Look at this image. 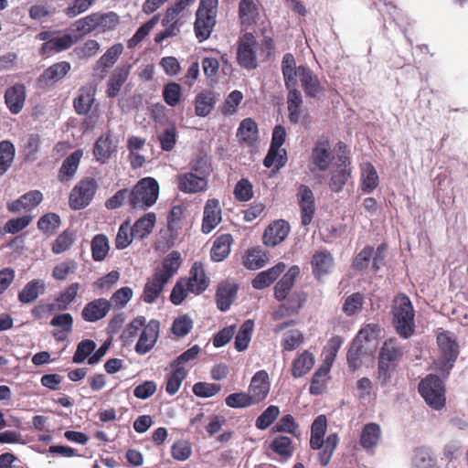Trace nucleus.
<instances>
[{
  "instance_id": "a878e982",
  "label": "nucleus",
  "mask_w": 468,
  "mask_h": 468,
  "mask_svg": "<svg viewBox=\"0 0 468 468\" xmlns=\"http://www.w3.org/2000/svg\"><path fill=\"white\" fill-rule=\"evenodd\" d=\"M218 101L217 94L211 90H204L195 98V113L198 117L209 115Z\"/></svg>"
},
{
  "instance_id": "8fccbe9b",
  "label": "nucleus",
  "mask_w": 468,
  "mask_h": 468,
  "mask_svg": "<svg viewBox=\"0 0 468 468\" xmlns=\"http://www.w3.org/2000/svg\"><path fill=\"white\" fill-rule=\"evenodd\" d=\"M80 287V285L79 282H73L64 291L60 292L55 299V302L52 303L56 305V311L67 310L69 305L76 299Z\"/></svg>"
},
{
  "instance_id": "603ef678",
  "label": "nucleus",
  "mask_w": 468,
  "mask_h": 468,
  "mask_svg": "<svg viewBox=\"0 0 468 468\" xmlns=\"http://www.w3.org/2000/svg\"><path fill=\"white\" fill-rule=\"evenodd\" d=\"M91 256L95 261H103L109 253V239L104 234H97L91 240Z\"/></svg>"
},
{
  "instance_id": "338daca9",
  "label": "nucleus",
  "mask_w": 468,
  "mask_h": 468,
  "mask_svg": "<svg viewBox=\"0 0 468 468\" xmlns=\"http://www.w3.org/2000/svg\"><path fill=\"white\" fill-rule=\"evenodd\" d=\"M273 431L277 432H287L295 437L300 435L299 424L291 414L282 416L273 427Z\"/></svg>"
},
{
  "instance_id": "3c124183",
  "label": "nucleus",
  "mask_w": 468,
  "mask_h": 468,
  "mask_svg": "<svg viewBox=\"0 0 468 468\" xmlns=\"http://www.w3.org/2000/svg\"><path fill=\"white\" fill-rule=\"evenodd\" d=\"M16 148L8 140L0 142V176L5 175L12 165L15 159Z\"/></svg>"
},
{
  "instance_id": "cd10ccee",
  "label": "nucleus",
  "mask_w": 468,
  "mask_h": 468,
  "mask_svg": "<svg viewBox=\"0 0 468 468\" xmlns=\"http://www.w3.org/2000/svg\"><path fill=\"white\" fill-rule=\"evenodd\" d=\"M81 157L82 151L76 150L64 159L58 173V180L59 182L66 183L73 178L78 170Z\"/></svg>"
},
{
  "instance_id": "4c0bfd02",
  "label": "nucleus",
  "mask_w": 468,
  "mask_h": 468,
  "mask_svg": "<svg viewBox=\"0 0 468 468\" xmlns=\"http://www.w3.org/2000/svg\"><path fill=\"white\" fill-rule=\"evenodd\" d=\"M437 345L441 356L451 357L456 360L459 356V346L452 334L449 331H443L437 335Z\"/></svg>"
},
{
  "instance_id": "de8ad7c7",
  "label": "nucleus",
  "mask_w": 468,
  "mask_h": 468,
  "mask_svg": "<svg viewBox=\"0 0 468 468\" xmlns=\"http://www.w3.org/2000/svg\"><path fill=\"white\" fill-rule=\"evenodd\" d=\"M287 160V151L285 149L270 145L268 153L263 159V165L267 168L275 165V169L279 170L286 165Z\"/></svg>"
},
{
  "instance_id": "79ce46f5",
  "label": "nucleus",
  "mask_w": 468,
  "mask_h": 468,
  "mask_svg": "<svg viewBox=\"0 0 468 468\" xmlns=\"http://www.w3.org/2000/svg\"><path fill=\"white\" fill-rule=\"evenodd\" d=\"M381 429L378 423L370 422L363 427L360 435V445L365 450L375 448L380 439Z\"/></svg>"
},
{
  "instance_id": "473e14b6",
  "label": "nucleus",
  "mask_w": 468,
  "mask_h": 468,
  "mask_svg": "<svg viewBox=\"0 0 468 468\" xmlns=\"http://www.w3.org/2000/svg\"><path fill=\"white\" fill-rule=\"evenodd\" d=\"M285 268V263L279 262L278 264L268 269L267 271H261L252 280V287L257 290H261L270 286L284 271Z\"/></svg>"
},
{
  "instance_id": "774afa93",
  "label": "nucleus",
  "mask_w": 468,
  "mask_h": 468,
  "mask_svg": "<svg viewBox=\"0 0 468 468\" xmlns=\"http://www.w3.org/2000/svg\"><path fill=\"white\" fill-rule=\"evenodd\" d=\"M364 353L361 341L355 339L346 354L348 367L352 371L356 370L361 365V356Z\"/></svg>"
},
{
  "instance_id": "c756f323",
  "label": "nucleus",
  "mask_w": 468,
  "mask_h": 468,
  "mask_svg": "<svg viewBox=\"0 0 468 468\" xmlns=\"http://www.w3.org/2000/svg\"><path fill=\"white\" fill-rule=\"evenodd\" d=\"M166 283L167 282L165 280L154 272L144 284L141 299L146 303H154L162 293Z\"/></svg>"
},
{
  "instance_id": "aec40b11",
  "label": "nucleus",
  "mask_w": 468,
  "mask_h": 468,
  "mask_svg": "<svg viewBox=\"0 0 468 468\" xmlns=\"http://www.w3.org/2000/svg\"><path fill=\"white\" fill-rule=\"evenodd\" d=\"M71 69L68 61H59L46 69L38 77L37 81L41 87L57 83L61 80Z\"/></svg>"
},
{
  "instance_id": "49530a36",
  "label": "nucleus",
  "mask_w": 468,
  "mask_h": 468,
  "mask_svg": "<svg viewBox=\"0 0 468 468\" xmlns=\"http://www.w3.org/2000/svg\"><path fill=\"white\" fill-rule=\"evenodd\" d=\"M45 290V284L41 280H32L18 292V300L22 303H31Z\"/></svg>"
},
{
  "instance_id": "7ed1b4c3",
  "label": "nucleus",
  "mask_w": 468,
  "mask_h": 468,
  "mask_svg": "<svg viewBox=\"0 0 468 468\" xmlns=\"http://www.w3.org/2000/svg\"><path fill=\"white\" fill-rule=\"evenodd\" d=\"M392 325L402 338H410L415 332V311L410 297L405 293L395 296L392 306Z\"/></svg>"
},
{
  "instance_id": "423d86ee",
  "label": "nucleus",
  "mask_w": 468,
  "mask_h": 468,
  "mask_svg": "<svg viewBox=\"0 0 468 468\" xmlns=\"http://www.w3.org/2000/svg\"><path fill=\"white\" fill-rule=\"evenodd\" d=\"M218 0H200L196 13L194 31L199 42L207 40L216 26Z\"/></svg>"
},
{
  "instance_id": "412c9836",
  "label": "nucleus",
  "mask_w": 468,
  "mask_h": 468,
  "mask_svg": "<svg viewBox=\"0 0 468 468\" xmlns=\"http://www.w3.org/2000/svg\"><path fill=\"white\" fill-rule=\"evenodd\" d=\"M111 309V302L105 298L95 299L88 303L81 311L86 322L94 323L104 318Z\"/></svg>"
},
{
  "instance_id": "f8f14e48",
  "label": "nucleus",
  "mask_w": 468,
  "mask_h": 468,
  "mask_svg": "<svg viewBox=\"0 0 468 468\" xmlns=\"http://www.w3.org/2000/svg\"><path fill=\"white\" fill-rule=\"evenodd\" d=\"M271 390V382L266 370L257 371L251 378L248 392L256 404L266 399Z\"/></svg>"
},
{
  "instance_id": "ea45409f",
  "label": "nucleus",
  "mask_w": 468,
  "mask_h": 468,
  "mask_svg": "<svg viewBox=\"0 0 468 468\" xmlns=\"http://www.w3.org/2000/svg\"><path fill=\"white\" fill-rule=\"evenodd\" d=\"M115 148L116 146L112 143L111 133H107L97 139L94 144L93 154L98 161L104 163L111 157Z\"/></svg>"
},
{
  "instance_id": "6e6552de",
  "label": "nucleus",
  "mask_w": 468,
  "mask_h": 468,
  "mask_svg": "<svg viewBox=\"0 0 468 468\" xmlns=\"http://www.w3.org/2000/svg\"><path fill=\"white\" fill-rule=\"evenodd\" d=\"M98 189V183L93 177L82 178L71 190L69 204L71 209L80 210L88 207Z\"/></svg>"
},
{
  "instance_id": "c85d7f7f",
  "label": "nucleus",
  "mask_w": 468,
  "mask_h": 468,
  "mask_svg": "<svg viewBox=\"0 0 468 468\" xmlns=\"http://www.w3.org/2000/svg\"><path fill=\"white\" fill-rule=\"evenodd\" d=\"M131 66H119L112 73L107 82L106 94L108 98H114L120 92L130 74Z\"/></svg>"
},
{
  "instance_id": "2eb2a0df",
  "label": "nucleus",
  "mask_w": 468,
  "mask_h": 468,
  "mask_svg": "<svg viewBox=\"0 0 468 468\" xmlns=\"http://www.w3.org/2000/svg\"><path fill=\"white\" fill-rule=\"evenodd\" d=\"M209 282L203 263L196 261L191 267L188 280L185 282L186 290L194 294H200L207 290Z\"/></svg>"
},
{
  "instance_id": "0eeeda50",
  "label": "nucleus",
  "mask_w": 468,
  "mask_h": 468,
  "mask_svg": "<svg viewBox=\"0 0 468 468\" xmlns=\"http://www.w3.org/2000/svg\"><path fill=\"white\" fill-rule=\"evenodd\" d=\"M418 389L420 396L431 408L439 410L445 406V387L443 380L438 376L428 375L420 380Z\"/></svg>"
},
{
  "instance_id": "72a5a7b5",
  "label": "nucleus",
  "mask_w": 468,
  "mask_h": 468,
  "mask_svg": "<svg viewBox=\"0 0 468 468\" xmlns=\"http://www.w3.org/2000/svg\"><path fill=\"white\" fill-rule=\"evenodd\" d=\"M76 41L77 39L73 36L70 34H65L62 37H54L52 41L43 43L39 49V53L42 56L48 57L54 53H58L69 49L73 44L76 43Z\"/></svg>"
},
{
  "instance_id": "a19ab883",
  "label": "nucleus",
  "mask_w": 468,
  "mask_h": 468,
  "mask_svg": "<svg viewBox=\"0 0 468 468\" xmlns=\"http://www.w3.org/2000/svg\"><path fill=\"white\" fill-rule=\"evenodd\" d=\"M360 189L363 193H371L378 186V176L376 168L371 163H366L361 169Z\"/></svg>"
},
{
  "instance_id": "f704fd0d",
  "label": "nucleus",
  "mask_w": 468,
  "mask_h": 468,
  "mask_svg": "<svg viewBox=\"0 0 468 468\" xmlns=\"http://www.w3.org/2000/svg\"><path fill=\"white\" fill-rule=\"evenodd\" d=\"M233 238L229 233L218 236L210 250V258L215 262L225 260L230 253Z\"/></svg>"
},
{
  "instance_id": "864d4df0",
  "label": "nucleus",
  "mask_w": 468,
  "mask_h": 468,
  "mask_svg": "<svg viewBox=\"0 0 468 468\" xmlns=\"http://www.w3.org/2000/svg\"><path fill=\"white\" fill-rule=\"evenodd\" d=\"M173 371L167 376L165 383V391L173 396L180 388L183 380L186 378L187 372L182 367H172Z\"/></svg>"
},
{
  "instance_id": "f3484780",
  "label": "nucleus",
  "mask_w": 468,
  "mask_h": 468,
  "mask_svg": "<svg viewBox=\"0 0 468 468\" xmlns=\"http://www.w3.org/2000/svg\"><path fill=\"white\" fill-rule=\"evenodd\" d=\"M27 89L23 83L17 82L5 91V103L11 113L18 114L24 108Z\"/></svg>"
},
{
  "instance_id": "5701e85b",
  "label": "nucleus",
  "mask_w": 468,
  "mask_h": 468,
  "mask_svg": "<svg viewBox=\"0 0 468 468\" xmlns=\"http://www.w3.org/2000/svg\"><path fill=\"white\" fill-rule=\"evenodd\" d=\"M241 26L250 27L260 19V2L258 0H239L238 9Z\"/></svg>"
},
{
  "instance_id": "a211bd4d",
  "label": "nucleus",
  "mask_w": 468,
  "mask_h": 468,
  "mask_svg": "<svg viewBox=\"0 0 468 468\" xmlns=\"http://www.w3.org/2000/svg\"><path fill=\"white\" fill-rule=\"evenodd\" d=\"M178 189L186 194L203 192L207 188V179L197 176L194 172L180 174L176 176Z\"/></svg>"
},
{
  "instance_id": "f03ea898",
  "label": "nucleus",
  "mask_w": 468,
  "mask_h": 468,
  "mask_svg": "<svg viewBox=\"0 0 468 468\" xmlns=\"http://www.w3.org/2000/svg\"><path fill=\"white\" fill-rule=\"evenodd\" d=\"M326 429L327 419L324 414L317 416L311 425L310 448L314 451H320L318 452V461L322 466H326L330 463L339 442L337 433H331L324 440Z\"/></svg>"
},
{
  "instance_id": "69168bd1",
  "label": "nucleus",
  "mask_w": 468,
  "mask_h": 468,
  "mask_svg": "<svg viewBox=\"0 0 468 468\" xmlns=\"http://www.w3.org/2000/svg\"><path fill=\"white\" fill-rule=\"evenodd\" d=\"M304 342L303 334L298 329L287 331L282 337V346L283 351H292Z\"/></svg>"
},
{
  "instance_id": "13d9d810",
  "label": "nucleus",
  "mask_w": 468,
  "mask_h": 468,
  "mask_svg": "<svg viewBox=\"0 0 468 468\" xmlns=\"http://www.w3.org/2000/svg\"><path fill=\"white\" fill-rule=\"evenodd\" d=\"M75 241L73 230L66 229L61 232L52 243L51 250L54 254H60L70 249Z\"/></svg>"
},
{
  "instance_id": "9d476101",
  "label": "nucleus",
  "mask_w": 468,
  "mask_h": 468,
  "mask_svg": "<svg viewBox=\"0 0 468 468\" xmlns=\"http://www.w3.org/2000/svg\"><path fill=\"white\" fill-rule=\"evenodd\" d=\"M334 154L327 137H319L311 152V162L320 172H325L331 165Z\"/></svg>"
},
{
  "instance_id": "ddd939ff",
  "label": "nucleus",
  "mask_w": 468,
  "mask_h": 468,
  "mask_svg": "<svg viewBox=\"0 0 468 468\" xmlns=\"http://www.w3.org/2000/svg\"><path fill=\"white\" fill-rule=\"evenodd\" d=\"M160 323L151 320L143 328L134 350L138 355H145L154 346L159 335Z\"/></svg>"
},
{
  "instance_id": "6ab92c4d",
  "label": "nucleus",
  "mask_w": 468,
  "mask_h": 468,
  "mask_svg": "<svg viewBox=\"0 0 468 468\" xmlns=\"http://www.w3.org/2000/svg\"><path fill=\"white\" fill-rule=\"evenodd\" d=\"M97 84L94 82L87 83L80 88L77 97L73 101V106L76 112L80 115L87 114L95 101Z\"/></svg>"
},
{
  "instance_id": "bb28decb",
  "label": "nucleus",
  "mask_w": 468,
  "mask_h": 468,
  "mask_svg": "<svg viewBox=\"0 0 468 468\" xmlns=\"http://www.w3.org/2000/svg\"><path fill=\"white\" fill-rule=\"evenodd\" d=\"M181 262L180 253L173 250L163 260L161 266L155 269L154 273L168 282L178 271Z\"/></svg>"
},
{
  "instance_id": "6e6d98bb",
  "label": "nucleus",
  "mask_w": 468,
  "mask_h": 468,
  "mask_svg": "<svg viewBox=\"0 0 468 468\" xmlns=\"http://www.w3.org/2000/svg\"><path fill=\"white\" fill-rule=\"evenodd\" d=\"M266 254L258 248L249 250L244 257L243 264L249 270L262 268L267 262Z\"/></svg>"
},
{
  "instance_id": "b1692460",
  "label": "nucleus",
  "mask_w": 468,
  "mask_h": 468,
  "mask_svg": "<svg viewBox=\"0 0 468 468\" xmlns=\"http://www.w3.org/2000/svg\"><path fill=\"white\" fill-rule=\"evenodd\" d=\"M43 199V195L39 190H31L22 195L19 198L7 203V210L12 213H17L21 209L30 210L37 207Z\"/></svg>"
},
{
  "instance_id": "39448f33",
  "label": "nucleus",
  "mask_w": 468,
  "mask_h": 468,
  "mask_svg": "<svg viewBox=\"0 0 468 468\" xmlns=\"http://www.w3.org/2000/svg\"><path fill=\"white\" fill-rule=\"evenodd\" d=\"M159 196V185L153 177L140 179L129 190V206L135 210H146L153 207Z\"/></svg>"
},
{
  "instance_id": "09e8293b",
  "label": "nucleus",
  "mask_w": 468,
  "mask_h": 468,
  "mask_svg": "<svg viewBox=\"0 0 468 468\" xmlns=\"http://www.w3.org/2000/svg\"><path fill=\"white\" fill-rule=\"evenodd\" d=\"M254 329L253 320H246L237 332L234 346L239 352L244 351L249 346Z\"/></svg>"
},
{
  "instance_id": "9b49d317",
  "label": "nucleus",
  "mask_w": 468,
  "mask_h": 468,
  "mask_svg": "<svg viewBox=\"0 0 468 468\" xmlns=\"http://www.w3.org/2000/svg\"><path fill=\"white\" fill-rule=\"evenodd\" d=\"M296 197L301 212V223L306 227L312 222L315 213V201L312 189L303 184L298 186Z\"/></svg>"
},
{
  "instance_id": "37998d69",
  "label": "nucleus",
  "mask_w": 468,
  "mask_h": 468,
  "mask_svg": "<svg viewBox=\"0 0 468 468\" xmlns=\"http://www.w3.org/2000/svg\"><path fill=\"white\" fill-rule=\"evenodd\" d=\"M403 352L397 339L389 338L386 340L380 349L378 361L392 364L402 356Z\"/></svg>"
},
{
  "instance_id": "5fc2aeb1",
  "label": "nucleus",
  "mask_w": 468,
  "mask_h": 468,
  "mask_svg": "<svg viewBox=\"0 0 468 468\" xmlns=\"http://www.w3.org/2000/svg\"><path fill=\"white\" fill-rule=\"evenodd\" d=\"M123 52L122 43H116L109 48L106 52L99 58L96 65L98 69H107L112 67Z\"/></svg>"
},
{
  "instance_id": "f257e3e1",
  "label": "nucleus",
  "mask_w": 468,
  "mask_h": 468,
  "mask_svg": "<svg viewBox=\"0 0 468 468\" xmlns=\"http://www.w3.org/2000/svg\"><path fill=\"white\" fill-rule=\"evenodd\" d=\"M257 48H259L260 56L264 60L269 59L274 49L272 38L264 37L258 44L252 33L247 32L239 37L237 48V62L241 68L251 70L258 67Z\"/></svg>"
},
{
  "instance_id": "e433bc0d",
  "label": "nucleus",
  "mask_w": 468,
  "mask_h": 468,
  "mask_svg": "<svg viewBox=\"0 0 468 468\" xmlns=\"http://www.w3.org/2000/svg\"><path fill=\"white\" fill-rule=\"evenodd\" d=\"M311 264L313 274L315 278L320 279L330 271L334 264V259L329 251L319 250L313 255Z\"/></svg>"
},
{
  "instance_id": "20e7f679",
  "label": "nucleus",
  "mask_w": 468,
  "mask_h": 468,
  "mask_svg": "<svg viewBox=\"0 0 468 468\" xmlns=\"http://www.w3.org/2000/svg\"><path fill=\"white\" fill-rule=\"evenodd\" d=\"M292 54L285 53L282 59V73L284 80L285 88L288 90L287 93V108L288 118L292 123H297L300 119L301 106L303 104V98L301 91L297 89V80H295V73L292 71L293 64L292 63Z\"/></svg>"
},
{
  "instance_id": "e2e57ef3",
  "label": "nucleus",
  "mask_w": 468,
  "mask_h": 468,
  "mask_svg": "<svg viewBox=\"0 0 468 468\" xmlns=\"http://www.w3.org/2000/svg\"><path fill=\"white\" fill-rule=\"evenodd\" d=\"M280 408L276 405H270L256 419L255 426L257 429L264 431L268 429L279 417Z\"/></svg>"
},
{
  "instance_id": "393cba45",
  "label": "nucleus",
  "mask_w": 468,
  "mask_h": 468,
  "mask_svg": "<svg viewBox=\"0 0 468 468\" xmlns=\"http://www.w3.org/2000/svg\"><path fill=\"white\" fill-rule=\"evenodd\" d=\"M300 274V268L297 265L292 266L282 279L274 286V297L278 301L286 299L290 291L293 287L297 277Z\"/></svg>"
},
{
  "instance_id": "680f3d73",
  "label": "nucleus",
  "mask_w": 468,
  "mask_h": 468,
  "mask_svg": "<svg viewBox=\"0 0 468 468\" xmlns=\"http://www.w3.org/2000/svg\"><path fill=\"white\" fill-rule=\"evenodd\" d=\"M61 223L60 218L56 213H47L40 217L37 221V228L47 235H52L59 228Z\"/></svg>"
},
{
  "instance_id": "4468645a",
  "label": "nucleus",
  "mask_w": 468,
  "mask_h": 468,
  "mask_svg": "<svg viewBox=\"0 0 468 468\" xmlns=\"http://www.w3.org/2000/svg\"><path fill=\"white\" fill-rule=\"evenodd\" d=\"M221 214L222 210L218 199H207L204 207L201 231L205 234L210 233L221 222Z\"/></svg>"
},
{
  "instance_id": "052dcab7",
  "label": "nucleus",
  "mask_w": 468,
  "mask_h": 468,
  "mask_svg": "<svg viewBox=\"0 0 468 468\" xmlns=\"http://www.w3.org/2000/svg\"><path fill=\"white\" fill-rule=\"evenodd\" d=\"M225 403L232 409H243L256 405L249 392L231 393L225 399Z\"/></svg>"
},
{
  "instance_id": "bf43d9fd",
  "label": "nucleus",
  "mask_w": 468,
  "mask_h": 468,
  "mask_svg": "<svg viewBox=\"0 0 468 468\" xmlns=\"http://www.w3.org/2000/svg\"><path fill=\"white\" fill-rule=\"evenodd\" d=\"M160 19V15L154 16L150 20L142 25L135 34L128 40V48H135L144 37L150 33V31L156 26Z\"/></svg>"
},
{
  "instance_id": "dca6fc26",
  "label": "nucleus",
  "mask_w": 468,
  "mask_h": 468,
  "mask_svg": "<svg viewBox=\"0 0 468 468\" xmlns=\"http://www.w3.org/2000/svg\"><path fill=\"white\" fill-rule=\"evenodd\" d=\"M290 232V225L283 219L272 221L264 230L262 240L268 247H274L282 243Z\"/></svg>"
},
{
  "instance_id": "1a4fd4ad",
  "label": "nucleus",
  "mask_w": 468,
  "mask_h": 468,
  "mask_svg": "<svg viewBox=\"0 0 468 468\" xmlns=\"http://www.w3.org/2000/svg\"><path fill=\"white\" fill-rule=\"evenodd\" d=\"M292 63L295 73V80L297 77L300 79L301 86L305 93V96L313 99H319L324 95L325 88L322 85L318 76L305 65L296 66L294 56L292 55Z\"/></svg>"
},
{
  "instance_id": "a18cd8bd",
  "label": "nucleus",
  "mask_w": 468,
  "mask_h": 468,
  "mask_svg": "<svg viewBox=\"0 0 468 468\" xmlns=\"http://www.w3.org/2000/svg\"><path fill=\"white\" fill-rule=\"evenodd\" d=\"M156 222V216L154 212H148L138 218L132 227L134 237L144 239L153 231Z\"/></svg>"
},
{
  "instance_id": "4be33fe9",
  "label": "nucleus",
  "mask_w": 468,
  "mask_h": 468,
  "mask_svg": "<svg viewBox=\"0 0 468 468\" xmlns=\"http://www.w3.org/2000/svg\"><path fill=\"white\" fill-rule=\"evenodd\" d=\"M238 286L235 283L224 281L218 283L216 291V303L221 312L228 311L237 295Z\"/></svg>"
},
{
  "instance_id": "c9c22d12",
  "label": "nucleus",
  "mask_w": 468,
  "mask_h": 468,
  "mask_svg": "<svg viewBox=\"0 0 468 468\" xmlns=\"http://www.w3.org/2000/svg\"><path fill=\"white\" fill-rule=\"evenodd\" d=\"M74 319L69 313L56 314L50 321V325L58 328L53 333V336L57 341H64L72 332Z\"/></svg>"
},
{
  "instance_id": "7c9ffc66",
  "label": "nucleus",
  "mask_w": 468,
  "mask_h": 468,
  "mask_svg": "<svg viewBox=\"0 0 468 468\" xmlns=\"http://www.w3.org/2000/svg\"><path fill=\"white\" fill-rule=\"evenodd\" d=\"M347 161V157L340 156V164L332 171L329 186L334 192L341 191L351 176V169L346 165Z\"/></svg>"
},
{
  "instance_id": "58836bf2",
  "label": "nucleus",
  "mask_w": 468,
  "mask_h": 468,
  "mask_svg": "<svg viewBox=\"0 0 468 468\" xmlns=\"http://www.w3.org/2000/svg\"><path fill=\"white\" fill-rule=\"evenodd\" d=\"M307 300V294L303 292H296L288 299L287 304H282L279 310L274 313L273 318L280 319L283 315L298 313Z\"/></svg>"
},
{
  "instance_id": "4d7b16f0",
  "label": "nucleus",
  "mask_w": 468,
  "mask_h": 468,
  "mask_svg": "<svg viewBox=\"0 0 468 468\" xmlns=\"http://www.w3.org/2000/svg\"><path fill=\"white\" fill-rule=\"evenodd\" d=\"M270 448L275 453L284 458L291 457L294 451L292 441L287 436L275 437L271 441Z\"/></svg>"
},
{
  "instance_id": "0e129e2a",
  "label": "nucleus",
  "mask_w": 468,
  "mask_h": 468,
  "mask_svg": "<svg viewBox=\"0 0 468 468\" xmlns=\"http://www.w3.org/2000/svg\"><path fill=\"white\" fill-rule=\"evenodd\" d=\"M96 343L90 339H85L80 341L76 348L74 356L72 357L73 363L81 364L86 359L89 360V357L92 356V353L95 351Z\"/></svg>"
},
{
  "instance_id": "2f4dec72",
  "label": "nucleus",
  "mask_w": 468,
  "mask_h": 468,
  "mask_svg": "<svg viewBox=\"0 0 468 468\" xmlns=\"http://www.w3.org/2000/svg\"><path fill=\"white\" fill-rule=\"evenodd\" d=\"M314 356L312 352L304 350L292 362L291 374L293 378H299L308 374L314 365Z\"/></svg>"
},
{
  "instance_id": "c03bdc74",
  "label": "nucleus",
  "mask_w": 468,
  "mask_h": 468,
  "mask_svg": "<svg viewBox=\"0 0 468 468\" xmlns=\"http://www.w3.org/2000/svg\"><path fill=\"white\" fill-rule=\"evenodd\" d=\"M237 136L241 143L251 145L258 137V125L252 118H245L239 123Z\"/></svg>"
}]
</instances>
